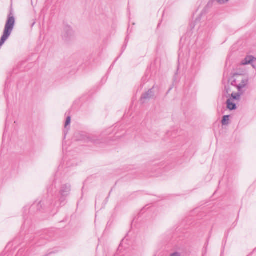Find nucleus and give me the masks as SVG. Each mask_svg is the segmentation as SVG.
<instances>
[{
  "label": "nucleus",
  "mask_w": 256,
  "mask_h": 256,
  "mask_svg": "<svg viewBox=\"0 0 256 256\" xmlns=\"http://www.w3.org/2000/svg\"><path fill=\"white\" fill-rule=\"evenodd\" d=\"M170 256H180V254L178 252H176L170 254Z\"/></svg>",
  "instance_id": "393cba45"
},
{
  "label": "nucleus",
  "mask_w": 256,
  "mask_h": 256,
  "mask_svg": "<svg viewBox=\"0 0 256 256\" xmlns=\"http://www.w3.org/2000/svg\"><path fill=\"white\" fill-rule=\"evenodd\" d=\"M35 24V22H34L32 24V27Z\"/></svg>",
  "instance_id": "473e14b6"
},
{
  "label": "nucleus",
  "mask_w": 256,
  "mask_h": 256,
  "mask_svg": "<svg viewBox=\"0 0 256 256\" xmlns=\"http://www.w3.org/2000/svg\"><path fill=\"white\" fill-rule=\"evenodd\" d=\"M194 153V150L193 146H190L188 149L186 150L184 152V156L187 158L192 156Z\"/></svg>",
  "instance_id": "a211bd4d"
},
{
  "label": "nucleus",
  "mask_w": 256,
  "mask_h": 256,
  "mask_svg": "<svg viewBox=\"0 0 256 256\" xmlns=\"http://www.w3.org/2000/svg\"><path fill=\"white\" fill-rule=\"evenodd\" d=\"M210 236L208 238V240H206V242L204 246V254H206V253L207 248H208V241H209V239L210 238Z\"/></svg>",
  "instance_id": "5701e85b"
},
{
  "label": "nucleus",
  "mask_w": 256,
  "mask_h": 256,
  "mask_svg": "<svg viewBox=\"0 0 256 256\" xmlns=\"http://www.w3.org/2000/svg\"><path fill=\"white\" fill-rule=\"evenodd\" d=\"M140 59H141L140 62H142V58H141Z\"/></svg>",
  "instance_id": "4c0bfd02"
},
{
  "label": "nucleus",
  "mask_w": 256,
  "mask_h": 256,
  "mask_svg": "<svg viewBox=\"0 0 256 256\" xmlns=\"http://www.w3.org/2000/svg\"><path fill=\"white\" fill-rule=\"evenodd\" d=\"M148 170H151L150 176H159L162 172L169 170L172 166L163 161L154 160L146 164Z\"/></svg>",
  "instance_id": "39448f33"
},
{
  "label": "nucleus",
  "mask_w": 256,
  "mask_h": 256,
  "mask_svg": "<svg viewBox=\"0 0 256 256\" xmlns=\"http://www.w3.org/2000/svg\"><path fill=\"white\" fill-rule=\"evenodd\" d=\"M146 168H147V166H146ZM144 170L146 171V169H144ZM146 170L148 172H152V171L151 170H148L146 169Z\"/></svg>",
  "instance_id": "f704fd0d"
},
{
  "label": "nucleus",
  "mask_w": 256,
  "mask_h": 256,
  "mask_svg": "<svg viewBox=\"0 0 256 256\" xmlns=\"http://www.w3.org/2000/svg\"><path fill=\"white\" fill-rule=\"evenodd\" d=\"M57 172L52 184L47 188L48 198L38 202H35L28 208H24L23 217L24 222L22 226L28 227L30 224L29 216L34 214L36 212H44L50 210L52 207L58 208L64 206L67 202V198L71 192V185L69 183L63 184L58 178Z\"/></svg>",
  "instance_id": "f257e3e1"
},
{
  "label": "nucleus",
  "mask_w": 256,
  "mask_h": 256,
  "mask_svg": "<svg viewBox=\"0 0 256 256\" xmlns=\"http://www.w3.org/2000/svg\"><path fill=\"white\" fill-rule=\"evenodd\" d=\"M45 243H46V242H44V243H40V242H38L36 243V244H37V246H40L42 245L43 244H45Z\"/></svg>",
  "instance_id": "cd10ccee"
},
{
  "label": "nucleus",
  "mask_w": 256,
  "mask_h": 256,
  "mask_svg": "<svg viewBox=\"0 0 256 256\" xmlns=\"http://www.w3.org/2000/svg\"><path fill=\"white\" fill-rule=\"evenodd\" d=\"M124 128V126H119V124H117L113 129L108 128L106 132H102L99 136L96 134H87L84 132H81L76 134V136L77 138V140L83 141L84 142H92L97 144L105 142L106 140L104 136H109L112 132L114 133L116 138L121 137L122 134L118 135V134L119 132H122Z\"/></svg>",
  "instance_id": "f03ea898"
},
{
  "label": "nucleus",
  "mask_w": 256,
  "mask_h": 256,
  "mask_svg": "<svg viewBox=\"0 0 256 256\" xmlns=\"http://www.w3.org/2000/svg\"><path fill=\"white\" fill-rule=\"evenodd\" d=\"M244 94V92H238L236 93H232L231 94V97L230 99V100H238L240 98V97L242 95Z\"/></svg>",
  "instance_id": "f3484780"
},
{
  "label": "nucleus",
  "mask_w": 256,
  "mask_h": 256,
  "mask_svg": "<svg viewBox=\"0 0 256 256\" xmlns=\"http://www.w3.org/2000/svg\"><path fill=\"white\" fill-rule=\"evenodd\" d=\"M248 78H244V76L242 75V78L240 80V83H238V90L240 92H244L242 88H244L248 83Z\"/></svg>",
  "instance_id": "9d476101"
},
{
  "label": "nucleus",
  "mask_w": 256,
  "mask_h": 256,
  "mask_svg": "<svg viewBox=\"0 0 256 256\" xmlns=\"http://www.w3.org/2000/svg\"><path fill=\"white\" fill-rule=\"evenodd\" d=\"M119 58V56H118L115 60V61L113 62V64L111 65V66L110 68V69L112 68V67L113 66L115 62L118 60Z\"/></svg>",
  "instance_id": "bb28decb"
},
{
  "label": "nucleus",
  "mask_w": 256,
  "mask_h": 256,
  "mask_svg": "<svg viewBox=\"0 0 256 256\" xmlns=\"http://www.w3.org/2000/svg\"><path fill=\"white\" fill-rule=\"evenodd\" d=\"M172 90V88H170L168 92H170Z\"/></svg>",
  "instance_id": "58836bf2"
},
{
  "label": "nucleus",
  "mask_w": 256,
  "mask_h": 256,
  "mask_svg": "<svg viewBox=\"0 0 256 256\" xmlns=\"http://www.w3.org/2000/svg\"><path fill=\"white\" fill-rule=\"evenodd\" d=\"M52 253H53V252H50V253H48L46 256L49 255V254H52Z\"/></svg>",
  "instance_id": "c9c22d12"
},
{
  "label": "nucleus",
  "mask_w": 256,
  "mask_h": 256,
  "mask_svg": "<svg viewBox=\"0 0 256 256\" xmlns=\"http://www.w3.org/2000/svg\"><path fill=\"white\" fill-rule=\"evenodd\" d=\"M143 84L142 82L140 84L138 87L136 91V95H137L138 93H140V102L141 104L142 105L144 102V91H142V88H143Z\"/></svg>",
  "instance_id": "ddd939ff"
},
{
  "label": "nucleus",
  "mask_w": 256,
  "mask_h": 256,
  "mask_svg": "<svg viewBox=\"0 0 256 256\" xmlns=\"http://www.w3.org/2000/svg\"><path fill=\"white\" fill-rule=\"evenodd\" d=\"M201 60L200 56H196L194 59L191 66V72L192 74H196L200 69Z\"/></svg>",
  "instance_id": "6e6552de"
},
{
  "label": "nucleus",
  "mask_w": 256,
  "mask_h": 256,
  "mask_svg": "<svg viewBox=\"0 0 256 256\" xmlns=\"http://www.w3.org/2000/svg\"><path fill=\"white\" fill-rule=\"evenodd\" d=\"M97 200H98V196H96V203Z\"/></svg>",
  "instance_id": "72a5a7b5"
},
{
  "label": "nucleus",
  "mask_w": 256,
  "mask_h": 256,
  "mask_svg": "<svg viewBox=\"0 0 256 256\" xmlns=\"http://www.w3.org/2000/svg\"><path fill=\"white\" fill-rule=\"evenodd\" d=\"M216 0H210L207 4V5L206 6L208 8H212L214 4L216 2Z\"/></svg>",
  "instance_id": "4be33fe9"
},
{
  "label": "nucleus",
  "mask_w": 256,
  "mask_h": 256,
  "mask_svg": "<svg viewBox=\"0 0 256 256\" xmlns=\"http://www.w3.org/2000/svg\"><path fill=\"white\" fill-rule=\"evenodd\" d=\"M143 207L138 214L134 218L132 222V226L137 228H142L144 224V212Z\"/></svg>",
  "instance_id": "0eeeda50"
},
{
  "label": "nucleus",
  "mask_w": 256,
  "mask_h": 256,
  "mask_svg": "<svg viewBox=\"0 0 256 256\" xmlns=\"http://www.w3.org/2000/svg\"><path fill=\"white\" fill-rule=\"evenodd\" d=\"M124 128V126H119V124H117L113 129L108 128L106 132H102L99 136L96 134H87L84 132H81L76 134V136L77 138V140L83 141L84 142H92L97 144L105 142L106 140L104 136H109L112 132L114 133L116 138L121 137L122 134L118 135V134L119 132H122Z\"/></svg>",
  "instance_id": "7ed1b4c3"
},
{
  "label": "nucleus",
  "mask_w": 256,
  "mask_h": 256,
  "mask_svg": "<svg viewBox=\"0 0 256 256\" xmlns=\"http://www.w3.org/2000/svg\"><path fill=\"white\" fill-rule=\"evenodd\" d=\"M233 77L234 80L232 81L231 84L238 88V82H239L240 79L242 78V74H235Z\"/></svg>",
  "instance_id": "4468645a"
},
{
  "label": "nucleus",
  "mask_w": 256,
  "mask_h": 256,
  "mask_svg": "<svg viewBox=\"0 0 256 256\" xmlns=\"http://www.w3.org/2000/svg\"><path fill=\"white\" fill-rule=\"evenodd\" d=\"M16 24L13 8L11 7L8 15L3 34L0 39V49L10 36Z\"/></svg>",
  "instance_id": "20e7f679"
},
{
  "label": "nucleus",
  "mask_w": 256,
  "mask_h": 256,
  "mask_svg": "<svg viewBox=\"0 0 256 256\" xmlns=\"http://www.w3.org/2000/svg\"><path fill=\"white\" fill-rule=\"evenodd\" d=\"M230 115H224L222 116V124L223 126H226L228 124V122L230 120Z\"/></svg>",
  "instance_id": "6ab92c4d"
},
{
  "label": "nucleus",
  "mask_w": 256,
  "mask_h": 256,
  "mask_svg": "<svg viewBox=\"0 0 256 256\" xmlns=\"http://www.w3.org/2000/svg\"><path fill=\"white\" fill-rule=\"evenodd\" d=\"M154 88L152 87L148 92H145V100L147 99L154 98Z\"/></svg>",
  "instance_id": "dca6fc26"
},
{
  "label": "nucleus",
  "mask_w": 256,
  "mask_h": 256,
  "mask_svg": "<svg viewBox=\"0 0 256 256\" xmlns=\"http://www.w3.org/2000/svg\"><path fill=\"white\" fill-rule=\"evenodd\" d=\"M131 108H132V106L130 108L129 110L128 111H126L125 112V113L124 115V118H128L129 116H132V113L131 112V111H132Z\"/></svg>",
  "instance_id": "412c9836"
},
{
  "label": "nucleus",
  "mask_w": 256,
  "mask_h": 256,
  "mask_svg": "<svg viewBox=\"0 0 256 256\" xmlns=\"http://www.w3.org/2000/svg\"><path fill=\"white\" fill-rule=\"evenodd\" d=\"M49 236H42L40 237V239H46V240H48L49 238Z\"/></svg>",
  "instance_id": "a878e982"
},
{
  "label": "nucleus",
  "mask_w": 256,
  "mask_h": 256,
  "mask_svg": "<svg viewBox=\"0 0 256 256\" xmlns=\"http://www.w3.org/2000/svg\"><path fill=\"white\" fill-rule=\"evenodd\" d=\"M256 60V58L252 56H247L240 62L241 65L252 64V62Z\"/></svg>",
  "instance_id": "9b49d317"
},
{
  "label": "nucleus",
  "mask_w": 256,
  "mask_h": 256,
  "mask_svg": "<svg viewBox=\"0 0 256 256\" xmlns=\"http://www.w3.org/2000/svg\"><path fill=\"white\" fill-rule=\"evenodd\" d=\"M226 107L230 110H236L237 108L236 104L231 102L230 99H228L226 102Z\"/></svg>",
  "instance_id": "2eb2a0df"
},
{
  "label": "nucleus",
  "mask_w": 256,
  "mask_h": 256,
  "mask_svg": "<svg viewBox=\"0 0 256 256\" xmlns=\"http://www.w3.org/2000/svg\"><path fill=\"white\" fill-rule=\"evenodd\" d=\"M130 31V28H128V32H129Z\"/></svg>",
  "instance_id": "e433bc0d"
},
{
  "label": "nucleus",
  "mask_w": 256,
  "mask_h": 256,
  "mask_svg": "<svg viewBox=\"0 0 256 256\" xmlns=\"http://www.w3.org/2000/svg\"><path fill=\"white\" fill-rule=\"evenodd\" d=\"M224 246L223 247V250L221 252V256H222L223 253H224Z\"/></svg>",
  "instance_id": "2f4dec72"
},
{
  "label": "nucleus",
  "mask_w": 256,
  "mask_h": 256,
  "mask_svg": "<svg viewBox=\"0 0 256 256\" xmlns=\"http://www.w3.org/2000/svg\"><path fill=\"white\" fill-rule=\"evenodd\" d=\"M110 193H111V192H109V194H108V196L106 198V201H108V199L109 196H110Z\"/></svg>",
  "instance_id": "c756f323"
},
{
  "label": "nucleus",
  "mask_w": 256,
  "mask_h": 256,
  "mask_svg": "<svg viewBox=\"0 0 256 256\" xmlns=\"http://www.w3.org/2000/svg\"><path fill=\"white\" fill-rule=\"evenodd\" d=\"M76 166V160H71L66 161V164H64L60 165L58 168V170H60L62 168H64V172L65 174L69 172L70 170L72 168Z\"/></svg>",
  "instance_id": "1a4fd4ad"
},
{
  "label": "nucleus",
  "mask_w": 256,
  "mask_h": 256,
  "mask_svg": "<svg viewBox=\"0 0 256 256\" xmlns=\"http://www.w3.org/2000/svg\"><path fill=\"white\" fill-rule=\"evenodd\" d=\"M71 122V116L70 115H68L66 117L65 124H64V137L66 138V135L68 132V130H70V126Z\"/></svg>",
  "instance_id": "f8f14e48"
},
{
  "label": "nucleus",
  "mask_w": 256,
  "mask_h": 256,
  "mask_svg": "<svg viewBox=\"0 0 256 256\" xmlns=\"http://www.w3.org/2000/svg\"><path fill=\"white\" fill-rule=\"evenodd\" d=\"M180 50H181V48H180L179 51L180 52ZM180 56H181V53H180V52H179V54H178L179 58H180Z\"/></svg>",
  "instance_id": "7c9ffc66"
},
{
  "label": "nucleus",
  "mask_w": 256,
  "mask_h": 256,
  "mask_svg": "<svg viewBox=\"0 0 256 256\" xmlns=\"http://www.w3.org/2000/svg\"><path fill=\"white\" fill-rule=\"evenodd\" d=\"M128 35H129V34H128L126 39H125V40H124V44L123 45L122 48V52L120 54V55L118 56L119 57L122 54V53L124 52L125 50L126 49V46H127V44H128V40H129V36H128Z\"/></svg>",
  "instance_id": "aec40b11"
},
{
  "label": "nucleus",
  "mask_w": 256,
  "mask_h": 256,
  "mask_svg": "<svg viewBox=\"0 0 256 256\" xmlns=\"http://www.w3.org/2000/svg\"><path fill=\"white\" fill-rule=\"evenodd\" d=\"M86 96H84L82 98H81V100L82 101H83L85 100V98H86Z\"/></svg>",
  "instance_id": "c85d7f7f"
},
{
  "label": "nucleus",
  "mask_w": 256,
  "mask_h": 256,
  "mask_svg": "<svg viewBox=\"0 0 256 256\" xmlns=\"http://www.w3.org/2000/svg\"><path fill=\"white\" fill-rule=\"evenodd\" d=\"M116 256H118L116 255Z\"/></svg>",
  "instance_id": "ea45409f"
},
{
  "label": "nucleus",
  "mask_w": 256,
  "mask_h": 256,
  "mask_svg": "<svg viewBox=\"0 0 256 256\" xmlns=\"http://www.w3.org/2000/svg\"><path fill=\"white\" fill-rule=\"evenodd\" d=\"M62 36L64 42L69 44L75 38L74 32L69 26H66L63 30Z\"/></svg>",
  "instance_id": "423d86ee"
},
{
  "label": "nucleus",
  "mask_w": 256,
  "mask_h": 256,
  "mask_svg": "<svg viewBox=\"0 0 256 256\" xmlns=\"http://www.w3.org/2000/svg\"><path fill=\"white\" fill-rule=\"evenodd\" d=\"M216 2L220 4H224L228 2L229 0H216Z\"/></svg>",
  "instance_id": "b1692460"
}]
</instances>
